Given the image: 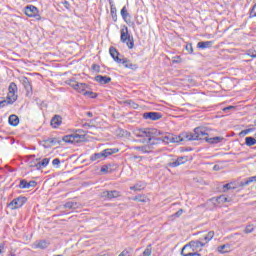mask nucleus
<instances>
[{"label":"nucleus","mask_w":256,"mask_h":256,"mask_svg":"<svg viewBox=\"0 0 256 256\" xmlns=\"http://www.w3.org/2000/svg\"><path fill=\"white\" fill-rule=\"evenodd\" d=\"M87 117H93V112H86Z\"/></svg>","instance_id":"59"},{"label":"nucleus","mask_w":256,"mask_h":256,"mask_svg":"<svg viewBox=\"0 0 256 256\" xmlns=\"http://www.w3.org/2000/svg\"><path fill=\"white\" fill-rule=\"evenodd\" d=\"M247 55L252 57V59H256V51L255 50H248Z\"/></svg>","instance_id":"47"},{"label":"nucleus","mask_w":256,"mask_h":256,"mask_svg":"<svg viewBox=\"0 0 256 256\" xmlns=\"http://www.w3.org/2000/svg\"><path fill=\"white\" fill-rule=\"evenodd\" d=\"M214 41H200L197 43L198 49H211L214 45Z\"/></svg>","instance_id":"21"},{"label":"nucleus","mask_w":256,"mask_h":256,"mask_svg":"<svg viewBox=\"0 0 256 256\" xmlns=\"http://www.w3.org/2000/svg\"><path fill=\"white\" fill-rule=\"evenodd\" d=\"M19 189H29V182H27L25 179L20 180L19 183Z\"/></svg>","instance_id":"35"},{"label":"nucleus","mask_w":256,"mask_h":256,"mask_svg":"<svg viewBox=\"0 0 256 256\" xmlns=\"http://www.w3.org/2000/svg\"><path fill=\"white\" fill-rule=\"evenodd\" d=\"M201 247H205V243H203L199 240L190 241L188 244L183 246L180 254L183 255V253H185V251H187V249H191L192 251L196 252L197 249H199Z\"/></svg>","instance_id":"10"},{"label":"nucleus","mask_w":256,"mask_h":256,"mask_svg":"<svg viewBox=\"0 0 256 256\" xmlns=\"http://www.w3.org/2000/svg\"><path fill=\"white\" fill-rule=\"evenodd\" d=\"M10 256H17V255L13 252H10Z\"/></svg>","instance_id":"64"},{"label":"nucleus","mask_w":256,"mask_h":256,"mask_svg":"<svg viewBox=\"0 0 256 256\" xmlns=\"http://www.w3.org/2000/svg\"><path fill=\"white\" fill-rule=\"evenodd\" d=\"M213 237H215V232H214V231L208 232V233L204 236V238H203V241H205V242H204L205 245H206L207 243H209V241H211V239H213Z\"/></svg>","instance_id":"32"},{"label":"nucleus","mask_w":256,"mask_h":256,"mask_svg":"<svg viewBox=\"0 0 256 256\" xmlns=\"http://www.w3.org/2000/svg\"><path fill=\"white\" fill-rule=\"evenodd\" d=\"M185 141H201L205 137L209 136V133L205 132L202 127H197L193 132H184Z\"/></svg>","instance_id":"4"},{"label":"nucleus","mask_w":256,"mask_h":256,"mask_svg":"<svg viewBox=\"0 0 256 256\" xmlns=\"http://www.w3.org/2000/svg\"><path fill=\"white\" fill-rule=\"evenodd\" d=\"M186 51H188L189 55H193V44L188 43L185 46Z\"/></svg>","instance_id":"41"},{"label":"nucleus","mask_w":256,"mask_h":256,"mask_svg":"<svg viewBox=\"0 0 256 256\" xmlns=\"http://www.w3.org/2000/svg\"><path fill=\"white\" fill-rule=\"evenodd\" d=\"M50 161H51V158H44L42 161H39V162L42 167H47Z\"/></svg>","instance_id":"40"},{"label":"nucleus","mask_w":256,"mask_h":256,"mask_svg":"<svg viewBox=\"0 0 256 256\" xmlns=\"http://www.w3.org/2000/svg\"><path fill=\"white\" fill-rule=\"evenodd\" d=\"M136 151H141V153H151V149H153V145H146V146H136L134 148Z\"/></svg>","instance_id":"25"},{"label":"nucleus","mask_w":256,"mask_h":256,"mask_svg":"<svg viewBox=\"0 0 256 256\" xmlns=\"http://www.w3.org/2000/svg\"><path fill=\"white\" fill-rule=\"evenodd\" d=\"M217 203H227V197H225L224 195L222 196H219L217 199H216Z\"/></svg>","instance_id":"44"},{"label":"nucleus","mask_w":256,"mask_h":256,"mask_svg":"<svg viewBox=\"0 0 256 256\" xmlns=\"http://www.w3.org/2000/svg\"><path fill=\"white\" fill-rule=\"evenodd\" d=\"M28 187H29V189H30V187H37V181L31 180L30 182H28Z\"/></svg>","instance_id":"51"},{"label":"nucleus","mask_w":256,"mask_h":256,"mask_svg":"<svg viewBox=\"0 0 256 256\" xmlns=\"http://www.w3.org/2000/svg\"><path fill=\"white\" fill-rule=\"evenodd\" d=\"M79 204L77 202L69 201L64 204L65 209H77Z\"/></svg>","instance_id":"30"},{"label":"nucleus","mask_w":256,"mask_h":256,"mask_svg":"<svg viewBox=\"0 0 256 256\" xmlns=\"http://www.w3.org/2000/svg\"><path fill=\"white\" fill-rule=\"evenodd\" d=\"M82 133H84V131L78 129L74 134L63 136L62 141H64V143H83L87 141V138L85 137V134Z\"/></svg>","instance_id":"5"},{"label":"nucleus","mask_w":256,"mask_h":256,"mask_svg":"<svg viewBox=\"0 0 256 256\" xmlns=\"http://www.w3.org/2000/svg\"><path fill=\"white\" fill-rule=\"evenodd\" d=\"M135 201H140V203H145V199H141L139 197H135Z\"/></svg>","instance_id":"57"},{"label":"nucleus","mask_w":256,"mask_h":256,"mask_svg":"<svg viewBox=\"0 0 256 256\" xmlns=\"http://www.w3.org/2000/svg\"><path fill=\"white\" fill-rule=\"evenodd\" d=\"M15 93H17V84L12 82L8 87V95L6 97V99L9 101L8 103L14 104L15 101H17V95Z\"/></svg>","instance_id":"11"},{"label":"nucleus","mask_w":256,"mask_h":256,"mask_svg":"<svg viewBox=\"0 0 256 256\" xmlns=\"http://www.w3.org/2000/svg\"><path fill=\"white\" fill-rule=\"evenodd\" d=\"M109 4H110V15L112 17V20L114 21V23H117V7H115V4L111 0H109Z\"/></svg>","instance_id":"22"},{"label":"nucleus","mask_w":256,"mask_h":256,"mask_svg":"<svg viewBox=\"0 0 256 256\" xmlns=\"http://www.w3.org/2000/svg\"><path fill=\"white\" fill-rule=\"evenodd\" d=\"M83 95H84L85 97H88L89 99H97V97H99V94H97V93H95V92H93V91H85V92L83 93Z\"/></svg>","instance_id":"33"},{"label":"nucleus","mask_w":256,"mask_h":256,"mask_svg":"<svg viewBox=\"0 0 256 256\" xmlns=\"http://www.w3.org/2000/svg\"><path fill=\"white\" fill-rule=\"evenodd\" d=\"M79 82L75 81V79H69L66 81V85H69L70 87L76 89L77 88V84Z\"/></svg>","instance_id":"36"},{"label":"nucleus","mask_w":256,"mask_h":256,"mask_svg":"<svg viewBox=\"0 0 256 256\" xmlns=\"http://www.w3.org/2000/svg\"><path fill=\"white\" fill-rule=\"evenodd\" d=\"M27 203V197L25 196H19L15 199H13L9 204L8 207L9 209H11L12 211H14L15 209H21V207H23V205Z\"/></svg>","instance_id":"8"},{"label":"nucleus","mask_w":256,"mask_h":256,"mask_svg":"<svg viewBox=\"0 0 256 256\" xmlns=\"http://www.w3.org/2000/svg\"><path fill=\"white\" fill-rule=\"evenodd\" d=\"M218 253H229L231 251V245L230 244H224L217 247Z\"/></svg>","instance_id":"28"},{"label":"nucleus","mask_w":256,"mask_h":256,"mask_svg":"<svg viewBox=\"0 0 256 256\" xmlns=\"http://www.w3.org/2000/svg\"><path fill=\"white\" fill-rule=\"evenodd\" d=\"M22 84L25 90L27 91V93H29V91H33V87L31 86V82L29 81V78L23 77Z\"/></svg>","instance_id":"27"},{"label":"nucleus","mask_w":256,"mask_h":256,"mask_svg":"<svg viewBox=\"0 0 256 256\" xmlns=\"http://www.w3.org/2000/svg\"><path fill=\"white\" fill-rule=\"evenodd\" d=\"M186 151H193V148L188 147V148H186Z\"/></svg>","instance_id":"63"},{"label":"nucleus","mask_w":256,"mask_h":256,"mask_svg":"<svg viewBox=\"0 0 256 256\" xmlns=\"http://www.w3.org/2000/svg\"><path fill=\"white\" fill-rule=\"evenodd\" d=\"M182 256H201L199 252H183Z\"/></svg>","instance_id":"43"},{"label":"nucleus","mask_w":256,"mask_h":256,"mask_svg":"<svg viewBox=\"0 0 256 256\" xmlns=\"http://www.w3.org/2000/svg\"><path fill=\"white\" fill-rule=\"evenodd\" d=\"M182 59L181 56H175L172 58V63L177 64V63H181Z\"/></svg>","instance_id":"48"},{"label":"nucleus","mask_w":256,"mask_h":256,"mask_svg":"<svg viewBox=\"0 0 256 256\" xmlns=\"http://www.w3.org/2000/svg\"><path fill=\"white\" fill-rule=\"evenodd\" d=\"M43 148L44 149H51L53 145H61V138L55 137V138H47L42 141Z\"/></svg>","instance_id":"15"},{"label":"nucleus","mask_w":256,"mask_h":256,"mask_svg":"<svg viewBox=\"0 0 256 256\" xmlns=\"http://www.w3.org/2000/svg\"><path fill=\"white\" fill-rule=\"evenodd\" d=\"M25 15H27V17H34V19H36V21H41V15L39 14V8H37L34 5H28L25 7V11H24Z\"/></svg>","instance_id":"9"},{"label":"nucleus","mask_w":256,"mask_h":256,"mask_svg":"<svg viewBox=\"0 0 256 256\" xmlns=\"http://www.w3.org/2000/svg\"><path fill=\"white\" fill-rule=\"evenodd\" d=\"M101 173H104L107 175V173H113V170L111 169V164L103 165L100 169Z\"/></svg>","instance_id":"31"},{"label":"nucleus","mask_w":256,"mask_h":256,"mask_svg":"<svg viewBox=\"0 0 256 256\" xmlns=\"http://www.w3.org/2000/svg\"><path fill=\"white\" fill-rule=\"evenodd\" d=\"M195 253V251H193L192 249H187L186 251H185V253Z\"/></svg>","instance_id":"61"},{"label":"nucleus","mask_w":256,"mask_h":256,"mask_svg":"<svg viewBox=\"0 0 256 256\" xmlns=\"http://www.w3.org/2000/svg\"><path fill=\"white\" fill-rule=\"evenodd\" d=\"M136 137L141 138L140 143H149V145H157L156 137L163 135V132L155 128H140L135 132Z\"/></svg>","instance_id":"1"},{"label":"nucleus","mask_w":256,"mask_h":256,"mask_svg":"<svg viewBox=\"0 0 256 256\" xmlns=\"http://www.w3.org/2000/svg\"><path fill=\"white\" fill-rule=\"evenodd\" d=\"M187 161H189V156H179L177 159H172V162H168L167 167H179V165H185Z\"/></svg>","instance_id":"14"},{"label":"nucleus","mask_w":256,"mask_h":256,"mask_svg":"<svg viewBox=\"0 0 256 256\" xmlns=\"http://www.w3.org/2000/svg\"><path fill=\"white\" fill-rule=\"evenodd\" d=\"M121 254H122L123 256H129V251H128V250H123V251L121 252Z\"/></svg>","instance_id":"56"},{"label":"nucleus","mask_w":256,"mask_h":256,"mask_svg":"<svg viewBox=\"0 0 256 256\" xmlns=\"http://www.w3.org/2000/svg\"><path fill=\"white\" fill-rule=\"evenodd\" d=\"M50 244L47 240H39L34 243V249H47Z\"/></svg>","instance_id":"20"},{"label":"nucleus","mask_w":256,"mask_h":256,"mask_svg":"<svg viewBox=\"0 0 256 256\" xmlns=\"http://www.w3.org/2000/svg\"><path fill=\"white\" fill-rule=\"evenodd\" d=\"M31 167H36L37 171H41V169H43V166L41 165V162H38L34 165H31Z\"/></svg>","instance_id":"50"},{"label":"nucleus","mask_w":256,"mask_h":256,"mask_svg":"<svg viewBox=\"0 0 256 256\" xmlns=\"http://www.w3.org/2000/svg\"><path fill=\"white\" fill-rule=\"evenodd\" d=\"M131 191H141L142 189H145V186L141 184H135L134 186L130 187Z\"/></svg>","instance_id":"37"},{"label":"nucleus","mask_w":256,"mask_h":256,"mask_svg":"<svg viewBox=\"0 0 256 256\" xmlns=\"http://www.w3.org/2000/svg\"><path fill=\"white\" fill-rule=\"evenodd\" d=\"M82 127H93V125H91V124H89V123H84V124L82 125Z\"/></svg>","instance_id":"58"},{"label":"nucleus","mask_w":256,"mask_h":256,"mask_svg":"<svg viewBox=\"0 0 256 256\" xmlns=\"http://www.w3.org/2000/svg\"><path fill=\"white\" fill-rule=\"evenodd\" d=\"M253 231H255V228L253 227V225H248L246 226L244 233L249 234V233H253Z\"/></svg>","instance_id":"42"},{"label":"nucleus","mask_w":256,"mask_h":256,"mask_svg":"<svg viewBox=\"0 0 256 256\" xmlns=\"http://www.w3.org/2000/svg\"><path fill=\"white\" fill-rule=\"evenodd\" d=\"M3 249H5V243H0V254L3 253Z\"/></svg>","instance_id":"55"},{"label":"nucleus","mask_w":256,"mask_h":256,"mask_svg":"<svg viewBox=\"0 0 256 256\" xmlns=\"http://www.w3.org/2000/svg\"><path fill=\"white\" fill-rule=\"evenodd\" d=\"M251 183H256V176H251L241 181L239 187H246V185H251Z\"/></svg>","instance_id":"24"},{"label":"nucleus","mask_w":256,"mask_h":256,"mask_svg":"<svg viewBox=\"0 0 256 256\" xmlns=\"http://www.w3.org/2000/svg\"><path fill=\"white\" fill-rule=\"evenodd\" d=\"M126 133H127V131H125V130H123V129H120L118 135H119L120 137H125V134H126Z\"/></svg>","instance_id":"53"},{"label":"nucleus","mask_w":256,"mask_h":256,"mask_svg":"<svg viewBox=\"0 0 256 256\" xmlns=\"http://www.w3.org/2000/svg\"><path fill=\"white\" fill-rule=\"evenodd\" d=\"M245 145L247 147H253V145H256V139L253 136H248L245 138Z\"/></svg>","instance_id":"29"},{"label":"nucleus","mask_w":256,"mask_h":256,"mask_svg":"<svg viewBox=\"0 0 256 256\" xmlns=\"http://www.w3.org/2000/svg\"><path fill=\"white\" fill-rule=\"evenodd\" d=\"M231 109H235V106H228V107H225L223 109V111L227 112V111H231Z\"/></svg>","instance_id":"54"},{"label":"nucleus","mask_w":256,"mask_h":256,"mask_svg":"<svg viewBox=\"0 0 256 256\" xmlns=\"http://www.w3.org/2000/svg\"><path fill=\"white\" fill-rule=\"evenodd\" d=\"M61 123H63V117L61 115H54L50 121V125L53 129H58L61 127Z\"/></svg>","instance_id":"17"},{"label":"nucleus","mask_w":256,"mask_h":256,"mask_svg":"<svg viewBox=\"0 0 256 256\" xmlns=\"http://www.w3.org/2000/svg\"><path fill=\"white\" fill-rule=\"evenodd\" d=\"M120 41L121 43H126L128 49L135 47V40H133V36L129 34V28L126 25L120 30Z\"/></svg>","instance_id":"6"},{"label":"nucleus","mask_w":256,"mask_h":256,"mask_svg":"<svg viewBox=\"0 0 256 256\" xmlns=\"http://www.w3.org/2000/svg\"><path fill=\"white\" fill-rule=\"evenodd\" d=\"M224 139L225 138L221 136H215L212 138H209V136L204 137V141H206V143H209L210 145H218V143H222Z\"/></svg>","instance_id":"18"},{"label":"nucleus","mask_w":256,"mask_h":256,"mask_svg":"<svg viewBox=\"0 0 256 256\" xmlns=\"http://www.w3.org/2000/svg\"><path fill=\"white\" fill-rule=\"evenodd\" d=\"M92 71H96V73H100L101 71V66L97 65V64H93L92 65Z\"/></svg>","instance_id":"49"},{"label":"nucleus","mask_w":256,"mask_h":256,"mask_svg":"<svg viewBox=\"0 0 256 256\" xmlns=\"http://www.w3.org/2000/svg\"><path fill=\"white\" fill-rule=\"evenodd\" d=\"M231 189H235V186H233V183H227L223 185V192L226 193V191H229Z\"/></svg>","instance_id":"38"},{"label":"nucleus","mask_w":256,"mask_h":256,"mask_svg":"<svg viewBox=\"0 0 256 256\" xmlns=\"http://www.w3.org/2000/svg\"><path fill=\"white\" fill-rule=\"evenodd\" d=\"M184 212H185V210L179 209L176 213H174L172 215V217L179 218V217H181L183 215Z\"/></svg>","instance_id":"45"},{"label":"nucleus","mask_w":256,"mask_h":256,"mask_svg":"<svg viewBox=\"0 0 256 256\" xmlns=\"http://www.w3.org/2000/svg\"><path fill=\"white\" fill-rule=\"evenodd\" d=\"M8 123L12 127H17V125H19V116L15 114L10 115L8 118Z\"/></svg>","instance_id":"23"},{"label":"nucleus","mask_w":256,"mask_h":256,"mask_svg":"<svg viewBox=\"0 0 256 256\" xmlns=\"http://www.w3.org/2000/svg\"><path fill=\"white\" fill-rule=\"evenodd\" d=\"M100 197H102V199H117V197H121V192L117 191V190H105L101 193Z\"/></svg>","instance_id":"16"},{"label":"nucleus","mask_w":256,"mask_h":256,"mask_svg":"<svg viewBox=\"0 0 256 256\" xmlns=\"http://www.w3.org/2000/svg\"><path fill=\"white\" fill-rule=\"evenodd\" d=\"M133 105H134V106H133L134 109H137V107H139V105H137V104L134 103V102H133Z\"/></svg>","instance_id":"62"},{"label":"nucleus","mask_w":256,"mask_h":256,"mask_svg":"<svg viewBox=\"0 0 256 256\" xmlns=\"http://www.w3.org/2000/svg\"><path fill=\"white\" fill-rule=\"evenodd\" d=\"M7 105H13V103H9V100H2L0 101V107H7Z\"/></svg>","instance_id":"46"},{"label":"nucleus","mask_w":256,"mask_h":256,"mask_svg":"<svg viewBox=\"0 0 256 256\" xmlns=\"http://www.w3.org/2000/svg\"><path fill=\"white\" fill-rule=\"evenodd\" d=\"M87 89H89V85H87L86 83L78 82V84L76 85L75 91H77L78 93H85Z\"/></svg>","instance_id":"26"},{"label":"nucleus","mask_w":256,"mask_h":256,"mask_svg":"<svg viewBox=\"0 0 256 256\" xmlns=\"http://www.w3.org/2000/svg\"><path fill=\"white\" fill-rule=\"evenodd\" d=\"M142 118L145 121H159V119H163V114L161 112H144Z\"/></svg>","instance_id":"12"},{"label":"nucleus","mask_w":256,"mask_h":256,"mask_svg":"<svg viewBox=\"0 0 256 256\" xmlns=\"http://www.w3.org/2000/svg\"><path fill=\"white\" fill-rule=\"evenodd\" d=\"M109 53L112 59L115 61V63H118V65H123L125 69H131V71H137V69H139V65L133 64L131 60L122 56L121 53H119V51L117 50V48L111 46L109 48Z\"/></svg>","instance_id":"2"},{"label":"nucleus","mask_w":256,"mask_h":256,"mask_svg":"<svg viewBox=\"0 0 256 256\" xmlns=\"http://www.w3.org/2000/svg\"><path fill=\"white\" fill-rule=\"evenodd\" d=\"M213 169H214V171H218L219 170V165H214Z\"/></svg>","instance_id":"60"},{"label":"nucleus","mask_w":256,"mask_h":256,"mask_svg":"<svg viewBox=\"0 0 256 256\" xmlns=\"http://www.w3.org/2000/svg\"><path fill=\"white\" fill-rule=\"evenodd\" d=\"M120 15L125 23L128 24L129 27H135V22L131 21V14L129 10H127V6H123L120 11Z\"/></svg>","instance_id":"13"},{"label":"nucleus","mask_w":256,"mask_h":256,"mask_svg":"<svg viewBox=\"0 0 256 256\" xmlns=\"http://www.w3.org/2000/svg\"><path fill=\"white\" fill-rule=\"evenodd\" d=\"M115 153H119L118 148H108L103 150L102 152L94 153L90 156V161H99L101 159H107L109 155H115Z\"/></svg>","instance_id":"7"},{"label":"nucleus","mask_w":256,"mask_h":256,"mask_svg":"<svg viewBox=\"0 0 256 256\" xmlns=\"http://www.w3.org/2000/svg\"><path fill=\"white\" fill-rule=\"evenodd\" d=\"M60 5H64V7H65V9H67V11H71V3H69V1L63 0L60 2Z\"/></svg>","instance_id":"39"},{"label":"nucleus","mask_w":256,"mask_h":256,"mask_svg":"<svg viewBox=\"0 0 256 256\" xmlns=\"http://www.w3.org/2000/svg\"><path fill=\"white\" fill-rule=\"evenodd\" d=\"M94 80L97 83H100V85H107V84L111 83V77H109V76L97 75V76H95Z\"/></svg>","instance_id":"19"},{"label":"nucleus","mask_w":256,"mask_h":256,"mask_svg":"<svg viewBox=\"0 0 256 256\" xmlns=\"http://www.w3.org/2000/svg\"><path fill=\"white\" fill-rule=\"evenodd\" d=\"M253 131H255V128H248V129L242 130L239 133V137H245V135H249V133H253Z\"/></svg>","instance_id":"34"},{"label":"nucleus","mask_w":256,"mask_h":256,"mask_svg":"<svg viewBox=\"0 0 256 256\" xmlns=\"http://www.w3.org/2000/svg\"><path fill=\"white\" fill-rule=\"evenodd\" d=\"M185 132L180 133L178 136L171 134V133H166L162 135L161 137L156 136L155 138V143H159L162 141L163 143H183L185 142Z\"/></svg>","instance_id":"3"},{"label":"nucleus","mask_w":256,"mask_h":256,"mask_svg":"<svg viewBox=\"0 0 256 256\" xmlns=\"http://www.w3.org/2000/svg\"><path fill=\"white\" fill-rule=\"evenodd\" d=\"M52 165H61V160L59 158H55L53 161H52Z\"/></svg>","instance_id":"52"}]
</instances>
